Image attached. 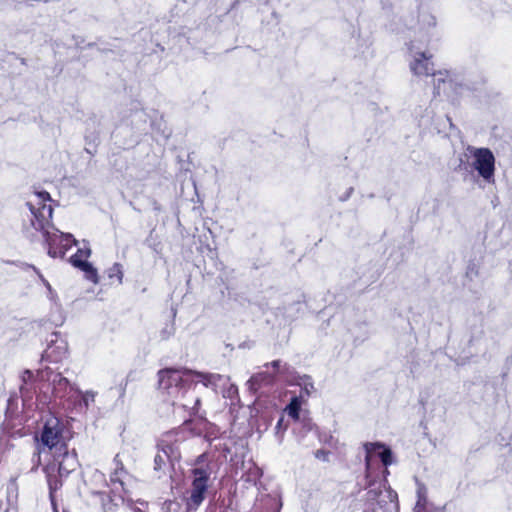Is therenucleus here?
<instances>
[{
    "instance_id": "obj_1",
    "label": "nucleus",
    "mask_w": 512,
    "mask_h": 512,
    "mask_svg": "<svg viewBox=\"0 0 512 512\" xmlns=\"http://www.w3.org/2000/svg\"><path fill=\"white\" fill-rule=\"evenodd\" d=\"M37 202H28L27 205L31 211V225L35 230L42 231L45 241L48 245V254L50 257H64L67 250L76 245L77 241L73 235L62 233L51 224L53 209L45 201L50 200L47 192H40L36 196Z\"/></svg>"
},
{
    "instance_id": "obj_2",
    "label": "nucleus",
    "mask_w": 512,
    "mask_h": 512,
    "mask_svg": "<svg viewBox=\"0 0 512 512\" xmlns=\"http://www.w3.org/2000/svg\"><path fill=\"white\" fill-rule=\"evenodd\" d=\"M467 151L471 159V167L487 183L495 181V157L488 148L468 147Z\"/></svg>"
},
{
    "instance_id": "obj_3",
    "label": "nucleus",
    "mask_w": 512,
    "mask_h": 512,
    "mask_svg": "<svg viewBox=\"0 0 512 512\" xmlns=\"http://www.w3.org/2000/svg\"><path fill=\"white\" fill-rule=\"evenodd\" d=\"M208 479L209 472L207 470L195 469L193 471L191 495L187 501L188 508L196 509L202 503Z\"/></svg>"
},
{
    "instance_id": "obj_4",
    "label": "nucleus",
    "mask_w": 512,
    "mask_h": 512,
    "mask_svg": "<svg viewBox=\"0 0 512 512\" xmlns=\"http://www.w3.org/2000/svg\"><path fill=\"white\" fill-rule=\"evenodd\" d=\"M40 442L50 450L55 449L56 452L59 451L61 445H64L61 443L60 421L57 418L50 417L46 420Z\"/></svg>"
},
{
    "instance_id": "obj_5",
    "label": "nucleus",
    "mask_w": 512,
    "mask_h": 512,
    "mask_svg": "<svg viewBox=\"0 0 512 512\" xmlns=\"http://www.w3.org/2000/svg\"><path fill=\"white\" fill-rule=\"evenodd\" d=\"M183 374L177 370H164L159 373V388L169 396L177 398L182 389Z\"/></svg>"
},
{
    "instance_id": "obj_6",
    "label": "nucleus",
    "mask_w": 512,
    "mask_h": 512,
    "mask_svg": "<svg viewBox=\"0 0 512 512\" xmlns=\"http://www.w3.org/2000/svg\"><path fill=\"white\" fill-rule=\"evenodd\" d=\"M422 59L418 57V75L425 74L426 76H432V82L436 86L437 94L441 92V85L443 86V91L445 92L447 88L452 86V82L450 80H446V73L434 71V64L429 61V57H426L425 54H421Z\"/></svg>"
},
{
    "instance_id": "obj_7",
    "label": "nucleus",
    "mask_w": 512,
    "mask_h": 512,
    "mask_svg": "<svg viewBox=\"0 0 512 512\" xmlns=\"http://www.w3.org/2000/svg\"><path fill=\"white\" fill-rule=\"evenodd\" d=\"M90 254L91 250L89 247L84 246L82 248H78L77 252L71 256L70 262L74 267L79 268L85 273L86 279L97 284L99 281L97 270L91 263L87 262Z\"/></svg>"
},
{
    "instance_id": "obj_8",
    "label": "nucleus",
    "mask_w": 512,
    "mask_h": 512,
    "mask_svg": "<svg viewBox=\"0 0 512 512\" xmlns=\"http://www.w3.org/2000/svg\"><path fill=\"white\" fill-rule=\"evenodd\" d=\"M366 451V464L370 465L373 457H379L385 466L392 464L393 457L391 450L382 443H366L364 445Z\"/></svg>"
},
{
    "instance_id": "obj_9",
    "label": "nucleus",
    "mask_w": 512,
    "mask_h": 512,
    "mask_svg": "<svg viewBox=\"0 0 512 512\" xmlns=\"http://www.w3.org/2000/svg\"><path fill=\"white\" fill-rule=\"evenodd\" d=\"M58 472L60 476L67 475L71 471L75 470L78 461L74 453L67 451L66 445H61L58 451Z\"/></svg>"
},
{
    "instance_id": "obj_10",
    "label": "nucleus",
    "mask_w": 512,
    "mask_h": 512,
    "mask_svg": "<svg viewBox=\"0 0 512 512\" xmlns=\"http://www.w3.org/2000/svg\"><path fill=\"white\" fill-rule=\"evenodd\" d=\"M179 457L178 453L174 450L172 446H165L158 452L155 457V468L160 469L162 465L166 464L167 460H175Z\"/></svg>"
},
{
    "instance_id": "obj_11",
    "label": "nucleus",
    "mask_w": 512,
    "mask_h": 512,
    "mask_svg": "<svg viewBox=\"0 0 512 512\" xmlns=\"http://www.w3.org/2000/svg\"><path fill=\"white\" fill-rule=\"evenodd\" d=\"M107 276L110 280H116L118 284L122 283L123 280V270L122 266L119 263H114L110 268L107 269Z\"/></svg>"
},
{
    "instance_id": "obj_12",
    "label": "nucleus",
    "mask_w": 512,
    "mask_h": 512,
    "mask_svg": "<svg viewBox=\"0 0 512 512\" xmlns=\"http://www.w3.org/2000/svg\"><path fill=\"white\" fill-rule=\"evenodd\" d=\"M301 408V403L297 397H294L290 404L285 408V412L293 419L297 420L299 418V412Z\"/></svg>"
},
{
    "instance_id": "obj_13",
    "label": "nucleus",
    "mask_w": 512,
    "mask_h": 512,
    "mask_svg": "<svg viewBox=\"0 0 512 512\" xmlns=\"http://www.w3.org/2000/svg\"><path fill=\"white\" fill-rule=\"evenodd\" d=\"M420 23L423 28H430L436 25V17L428 12H422L420 15Z\"/></svg>"
},
{
    "instance_id": "obj_14",
    "label": "nucleus",
    "mask_w": 512,
    "mask_h": 512,
    "mask_svg": "<svg viewBox=\"0 0 512 512\" xmlns=\"http://www.w3.org/2000/svg\"><path fill=\"white\" fill-rule=\"evenodd\" d=\"M55 468L54 466H49L46 468V473H47V477H48V483H49V486H50V490H51V493L57 489V481H53V476H52V473L54 472Z\"/></svg>"
},
{
    "instance_id": "obj_15",
    "label": "nucleus",
    "mask_w": 512,
    "mask_h": 512,
    "mask_svg": "<svg viewBox=\"0 0 512 512\" xmlns=\"http://www.w3.org/2000/svg\"><path fill=\"white\" fill-rule=\"evenodd\" d=\"M407 49H408L409 55L411 57L409 66H410L411 71L413 73H415L416 72V58L413 55V44L412 43L407 44Z\"/></svg>"
},
{
    "instance_id": "obj_16",
    "label": "nucleus",
    "mask_w": 512,
    "mask_h": 512,
    "mask_svg": "<svg viewBox=\"0 0 512 512\" xmlns=\"http://www.w3.org/2000/svg\"><path fill=\"white\" fill-rule=\"evenodd\" d=\"M418 512H421L422 510H426V498L422 494V490L418 489Z\"/></svg>"
},
{
    "instance_id": "obj_17",
    "label": "nucleus",
    "mask_w": 512,
    "mask_h": 512,
    "mask_svg": "<svg viewBox=\"0 0 512 512\" xmlns=\"http://www.w3.org/2000/svg\"><path fill=\"white\" fill-rule=\"evenodd\" d=\"M302 389H303V393H305L306 395H310L311 393L314 392V386L309 381L304 382Z\"/></svg>"
},
{
    "instance_id": "obj_18",
    "label": "nucleus",
    "mask_w": 512,
    "mask_h": 512,
    "mask_svg": "<svg viewBox=\"0 0 512 512\" xmlns=\"http://www.w3.org/2000/svg\"><path fill=\"white\" fill-rule=\"evenodd\" d=\"M82 400L86 406H88L90 401H94V394L92 392H85L82 395Z\"/></svg>"
},
{
    "instance_id": "obj_19",
    "label": "nucleus",
    "mask_w": 512,
    "mask_h": 512,
    "mask_svg": "<svg viewBox=\"0 0 512 512\" xmlns=\"http://www.w3.org/2000/svg\"><path fill=\"white\" fill-rule=\"evenodd\" d=\"M174 332V324L171 323L170 325H168L164 330H163V334L165 335V337L171 335L172 333Z\"/></svg>"
},
{
    "instance_id": "obj_20",
    "label": "nucleus",
    "mask_w": 512,
    "mask_h": 512,
    "mask_svg": "<svg viewBox=\"0 0 512 512\" xmlns=\"http://www.w3.org/2000/svg\"><path fill=\"white\" fill-rule=\"evenodd\" d=\"M239 349H251V343L250 342H244L241 345L238 346Z\"/></svg>"
},
{
    "instance_id": "obj_21",
    "label": "nucleus",
    "mask_w": 512,
    "mask_h": 512,
    "mask_svg": "<svg viewBox=\"0 0 512 512\" xmlns=\"http://www.w3.org/2000/svg\"><path fill=\"white\" fill-rule=\"evenodd\" d=\"M282 423H283V418H280L277 425H276V429L279 430L282 426Z\"/></svg>"
},
{
    "instance_id": "obj_22",
    "label": "nucleus",
    "mask_w": 512,
    "mask_h": 512,
    "mask_svg": "<svg viewBox=\"0 0 512 512\" xmlns=\"http://www.w3.org/2000/svg\"><path fill=\"white\" fill-rule=\"evenodd\" d=\"M64 384H67V380L66 379H60L59 385H64Z\"/></svg>"
},
{
    "instance_id": "obj_23",
    "label": "nucleus",
    "mask_w": 512,
    "mask_h": 512,
    "mask_svg": "<svg viewBox=\"0 0 512 512\" xmlns=\"http://www.w3.org/2000/svg\"><path fill=\"white\" fill-rule=\"evenodd\" d=\"M36 274L39 276V277H42V274L36 270Z\"/></svg>"
},
{
    "instance_id": "obj_24",
    "label": "nucleus",
    "mask_w": 512,
    "mask_h": 512,
    "mask_svg": "<svg viewBox=\"0 0 512 512\" xmlns=\"http://www.w3.org/2000/svg\"><path fill=\"white\" fill-rule=\"evenodd\" d=\"M36 274L39 276V277H42V274L36 270Z\"/></svg>"
},
{
    "instance_id": "obj_25",
    "label": "nucleus",
    "mask_w": 512,
    "mask_h": 512,
    "mask_svg": "<svg viewBox=\"0 0 512 512\" xmlns=\"http://www.w3.org/2000/svg\"><path fill=\"white\" fill-rule=\"evenodd\" d=\"M36 274L39 276V277H42V274L36 270Z\"/></svg>"
},
{
    "instance_id": "obj_26",
    "label": "nucleus",
    "mask_w": 512,
    "mask_h": 512,
    "mask_svg": "<svg viewBox=\"0 0 512 512\" xmlns=\"http://www.w3.org/2000/svg\"><path fill=\"white\" fill-rule=\"evenodd\" d=\"M36 274L39 276V277H42V274L36 270Z\"/></svg>"
},
{
    "instance_id": "obj_27",
    "label": "nucleus",
    "mask_w": 512,
    "mask_h": 512,
    "mask_svg": "<svg viewBox=\"0 0 512 512\" xmlns=\"http://www.w3.org/2000/svg\"><path fill=\"white\" fill-rule=\"evenodd\" d=\"M195 376H197V377H202V375H201V374H199V373H196V374H195Z\"/></svg>"
},
{
    "instance_id": "obj_28",
    "label": "nucleus",
    "mask_w": 512,
    "mask_h": 512,
    "mask_svg": "<svg viewBox=\"0 0 512 512\" xmlns=\"http://www.w3.org/2000/svg\"><path fill=\"white\" fill-rule=\"evenodd\" d=\"M433 512H441L439 509H434Z\"/></svg>"
}]
</instances>
